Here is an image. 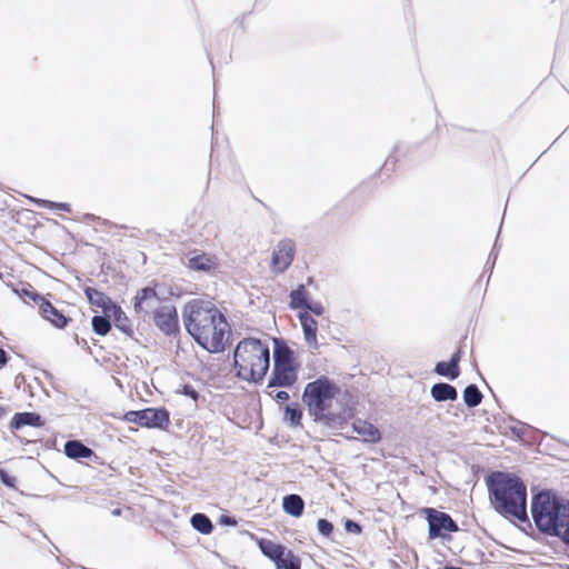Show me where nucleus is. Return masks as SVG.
<instances>
[{"label":"nucleus","instance_id":"obj_1","mask_svg":"<svg viewBox=\"0 0 569 569\" xmlns=\"http://www.w3.org/2000/svg\"><path fill=\"white\" fill-rule=\"evenodd\" d=\"M182 321L187 333L209 353H221L232 345L226 315L209 300L188 301L182 309Z\"/></svg>","mask_w":569,"mask_h":569},{"label":"nucleus","instance_id":"obj_2","mask_svg":"<svg viewBox=\"0 0 569 569\" xmlns=\"http://www.w3.org/2000/svg\"><path fill=\"white\" fill-rule=\"evenodd\" d=\"M490 506L505 517L521 523H530L527 512V485L522 478L510 471L493 470L485 477Z\"/></svg>","mask_w":569,"mask_h":569},{"label":"nucleus","instance_id":"obj_3","mask_svg":"<svg viewBox=\"0 0 569 569\" xmlns=\"http://www.w3.org/2000/svg\"><path fill=\"white\" fill-rule=\"evenodd\" d=\"M234 376L252 385H261L270 368V348L267 341L244 337L233 348Z\"/></svg>","mask_w":569,"mask_h":569},{"label":"nucleus","instance_id":"obj_4","mask_svg":"<svg viewBox=\"0 0 569 569\" xmlns=\"http://www.w3.org/2000/svg\"><path fill=\"white\" fill-rule=\"evenodd\" d=\"M568 499L563 498L555 489L531 490L530 512L538 532L557 537L563 521L565 509Z\"/></svg>","mask_w":569,"mask_h":569},{"label":"nucleus","instance_id":"obj_5","mask_svg":"<svg viewBox=\"0 0 569 569\" xmlns=\"http://www.w3.org/2000/svg\"><path fill=\"white\" fill-rule=\"evenodd\" d=\"M273 366L267 388H291L299 379L301 362L283 338H272Z\"/></svg>","mask_w":569,"mask_h":569},{"label":"nucleus","instance_id":"obj_6","mask_svg":"<svg viewBox=\"0 0 569 569\" xmlns=\"http://www.w3.org/2000/svg\"><path fill=\"white\" fill-rule=\"evenodd\" d=\"M341 388L326 375L317 377L308 382L301 395V401L307 407L308 415L317 420L321 415L331 409L333 399L340 393Z\"/></svg>","mask_w":569,"mask_h":569},{"label":"nucleus","instance_id":"obj_7","mask_svg":"<svg viewBox=\"0 0 569 569\" xmlns=\"http://www.w3.org/2000/svg\"><path fill=\"white\" fill-rule=\"evenodd\" d=\"M122 420L147 429L167 431L171 425L170 411L161 407H147L124 412Z\"/></svg>","mask_w":569,"mask_h":569},{"label":"nucleus","instance_id":"obj_8","mask_svg":"<svg viewBox=\"0 0 569 569\" xmlns=\"http://www.w3.org/2000/svg\"><path fill=\"white\" fill-rule=\"evenodd\" d=\"M420 512L425 516L428 523L429 540L441 539L442 541H450L451 533L459 531L457 521L448 512L432 507H425Z\"/></svg>","mask_w":569,"mask_h":569},{"label":"nucleus","instance_id":"obj_9","mask_svg":"<svg viewBox=\"0 0 569 569\" xmlns=\"http://www.w3.org/2000/svg\"><path fill=\"white\" fill-rule=\"evenodd\" d=\"M152 320L154 326L166 337H177L180 335L179 316L176 306L162 305L154 308Z\"/></svg>","mask_w":569,"mask_h":569},{"label":"nucleus","instance_id":"obj_10","mask_svg":"<svg viewBox=\"0 0 569 569\" xmlns=\"http://www.w3.org/2000/svg\"><path fill=\"white\" fill-rule=\"evenodd\" d=\"M158 282L152 281L150 284L142 287L132 298V307L137 315L147 316L149 309L153 308L154 302H160L161 298L158 292Z\"/></svg>","mask_w":569,"mask_h":569},{"label":"nucleus","instance_id":"obj_11","mask_svg":"<svg viewBox=\"0 0 569 569\" xmlns=\"http://www.w3.org/2000/svg\"><path fill=\"white\" fill-rule=\"evenodd\" d=\"M296 243L292 239H282L272 252L271 262L277 272H284L293 262Z\"/></svg>","mask_w":569,"mask_h":569},{"label":"nucleus","instance_id":"obj_12","mask_svg":"<svg viewBox=\"0 0 569 569\" xmlns=\"http://www.w3.org/2000/svg\"><path fill=\"white\" fill-rule=\"evenodd\" d=\"M465 356V351L462 346L460 345L457 349L451 353L449 360H440L436 362L433 372L440 377H443L450 381L458 379L461 375L460 362Z\"/></svg>","mask_w":569,"mask_h":569},{"label":"nucleus","instance_id":"obj_13","mask_svg":"<svg viewBox=\"0 0 569 569\" xmlns=\"http://www.w3.org/2000/svg\"><path fill=\"white\" fill-rule=\"evenodd\" d=\"M39 313L56 329H64L72 320L63 312V310L58 309L49 299H46L39 307Z\"/></svg>","mask_w":569,"mask_h":569},{"label":"nucleus","instance_id":"obj_14","mask_svg":"<svg viewBox=\"0 0 569 569\" xmlns=\"http://www.w3.org/2000/svg\"><path fill=\"white\" fill-rule=\"evenodd\" d=\"M187 266L193 271L211 273L218 269L219 262L216 256L194 250V252L189 256Z\"/></svg>","mask_w":569,"mask_h":569},{"label":"nucleus","instance_id":"obj_15","mask_svg":"<svg viewBox=\"0 0 569 569\" xmlns=\"http://www.w3.org/2000/svg\"><path fill=\"white\" fill-rule=\"evenodd\" d=\"M46 426V419L34 411L16 412L9 423V429L18 431L23 427L42 428Z\"/></svg>","mask_w":569,"mask_h":569},{"label":"nucleus","instance_id":"obj_16","mask_svg":"<svg viewBox=\"0 0 569 569\" xmlns=\"http://www.w3.org/2000/svg\"><path fill=\"white\" fill-rule=\"evenodd\" d=\"M351 428L353 432L362 437L365 443L377 445L382 440V432L379 428L367 420L358 418L352 422Z\"/></svg>","mask_w":569,"mask_h":569},{"label":"nucleus","instance_id":"obj_17","mask_svg":"<svg viewBox=\"0 0 569 569\" xmlns=\"http://www.w3.org/2000/svg\"><path fill=\"white\" fill-rule=\"evenodd\" d=\"M63 453L74 461H80L82 459H93L96 461L99 459L97 453L90 447L78 439L67 440L63 447Z\"/></svg>","mask_w":569,"mask_h":569},{"label":"nucleus","instance_id":"obj_18","mask_svg":"<svg viewBox=\"0 0 569 569\" xmlns=\"http://www.w3.org/2000/svg\"><path fill=\"white\" fill-rule=\"evenodd\" d=\"M297 318L301 325L307 345L317 350L319 347L317 341L318 321L306 311H298Z\"/></svg>","mask_w":569,"mask_h":569},{"label":"nucleus","instance_id":"obj_19","mask_svg":"<svg viewBox=\"0 0 569 569\" xmlns=\"http://www.w3.org/2000/svg\"><path fill=\"white\" fill-rule=\"evenodd\" d=\"M108 315L111 318L112 327H116L128 338L134 339L132 321L118 302L109 310Z\"/></svg>","mask_w":569,"mask_h":569},{"label":"nucleus","instance_id":"obj_20","mask_svg":"<svg viewBox=\"0 0 569 569\" xmlns=\"http://www.w3.org/2000/svg\"><path fill=\"white\" fill-rule=\"evenodd\" d=\"M83 293L91 306L101 308L103 313H108L109 310L117 303L106 292L94 288L86 286L83 287Z\"/></svg>","mask_w":569,"mask_h":569},{"label":"nucleus","instance_id":"obj_21","mask_svg":"<svg viewBox=\"0 0 569 569\" xmlns=\"http://www.w3.org/2000/svg\"><path fill=\"white\" fill-rule=\"evenodd\" d=\"M257 543L260 552L273 563H277L289 551L284 545L266 538H260Z\"/></svg>","mask_w":569,"mask_h":569},{"label":"nucleus","instance_id":"obj_22","mask_svg":"<svg viewBox=\"0 0 569 569\" xmlns=\"http://www.w3.org/2000/svg\"><path fill=\"white\" fill-rule=\"evenodd\" d=\"M430 396L436 402L456 401L458 390L448 382L439 381L431 386Z\"/></svg>","mask_w":569,"mask_h":569},{"label":"nucleus","instance_id":"obj_23","mask_svg":"<svg viewBox=\"0 0 569 569\" xmlns=\"http://www.w3.org/2000/svg\"><path fill=\"white\" fill-rule=\"evenodd\" d=\"M283 512L293 518H300L305 511V500L298 493H289L282 498Z\"/></svg>","mask_w":569,"mask_h":569},{"label":"nucleus","instance_id":"obj_24","mask_svg":"<svg viewBox=\"0 0 569 569\" xmlns=\"http://www.w3.org/2000/svg\"><path fill=\"white\" fill-rule=\"evenodd\" d=\"M351 417H352L351 411L348 416H346L343 413L332 412L329 409L313 422L323 423L325 426H327L328 428H331V429H343L348 426V420Z\"/></svg>","mask_w":569,"mask_h":569},{"label":"nucleus","instance_id":"obj_25","mask_svg":"<svg viewBox=\"0 0 569 569\" xmlns=\"http://www.w3.org/2000/svg\"><path fill=\"white\" fill-rule=\"evenodd\" d=\"M289 308L291 310H303L308 302L312 299L310 292L303 283L298 284L289 293Z\"/></svg>","mask_w":569,"mask_h":569},{"label":"nucleus","instance_id":"obj_26","mask_svg":"<svg viewBox=\"0 0 569 569\" xmlns=\"http://www.w3.org/2000/svg\"><path fill=\"white\" fill-rule=\"evenodd\" d=\"M13 292L23 301H26V299H30L34 305L38 306V308L47 299L29 282H23L19 287H16Z\"/></svg>","mask_w":569,"mask_h":569},{"label":"nucleus","instance_id":"obj_27","mask_svg":"<svg viewBox=\"0 0 569 569\" xmlns=\"http://www.w3.org/2000/svg\"><path fill=\"white\" fill-rule=\"evenodd\" d=\"M303 409L298 402H290L284 406L283 421L292 428L301 427Z\"/></svg>","mask_w":569,"mask_h":569},{"label":"nucleus","instance_id":"obj_28","mask_svg":"<svg viewBox=\"0 0 569 569\" xmlns=\"http://www.w3.org/2000/svg\"><path fill=\"white\" fill-rule=\"evenodd\" d=\"M483 399V393L476 383H469L462 391V400L466 407L476 408Z\"/></svg>","mask_w":569,"mask_h":569},{"label":"nucleus","instance_id":"obj_29","mask_svg":"<svg viewBox=\"0 0 569 569\" xmlns=\"http://www.w3.org/2000/svg\"><path fill=\"white\" fill-rule=\"evenodd\" d=\"M190 525L201 535H210L214 529L211 519L203 512L193 513L190 518Z\"/></svg>","mask_w":569,"mask_h":569},{"label":"nucleus","instance_id":"obj_30","mask_svg":"<svg viewBox=\"0 0 569 569\" xmlns=\"http://www.w3.org/2000/svg\"><path fill=\"white\" fill-rule=\"evenodd\" d=\"M91 329L97 336H107L112 329L110 316L108 313L94 315L91 318Z\"/></svg>","mask_w":569,"mask_h":569},{"label":"nucleus","instance_id":"obj_31","mask_svg":"<svg viewBox=\"0 0 569 569\" xmlns=\"http://www.w3.org/2000/svg\"><path fill=\"white\" fill-rule=\"evenodd\" d=\"M277 569H301V559L292 550L289 551L274 563Z\"/></svg>","mask_w":569,"mask_h":569},{"label":"nucleus","instance_id":"obj_32","mask_svg":"<svg viewBox=\"0 0 569 569\" xmlns=\"http://www.w3.org/2000/svg\"><path fill=\"white\" fill-rule=\"evenodd\" d=\"M33 202L39 207L43 209L49 210H59L63 212H70L71 206L68 202H56L48 199H34Z\"/></svg>","mask_w":569,"mask_h":569},{"label":"nucleus","instance_id":"obj_33","mask_svg":"<svg viewBox=\"0 0 569 569\" xmlns=\"http://www.w3.org/2000/svg\"><path fill=\"white\" fill-rule=\"evenodd\" d=\"M317 531L323 538L332 540V536L335 532V526L330 520H328L326 518H319L317 521Z\"/></svg>","mask_w":569,"mask_h":569},{"label":"nucleus","instance_id":"obj_34","mask_svg":"<svg viewBox=\"0 0 569 569\" xmlns=\"http://www.w3.org/2000/svg\"><path fill=\"white\" fill-rule=\"evenodd\" d=\"M563 521L561 522L560 530L558 531L557 538H559L569 548V499L568 507L565 509Z\"/></svg>","mask_w":569,"mask_h":569},{"label":"nucleus","instance_id":"obj_35","mask_svg":"<svg viewBox=\"0 0 569 569\" xmlns=\"http://www.w3.org/2000/svg\"><path fill=\"white\" fill-rule=\"evenodd\" d=\"M0 482L9 489L17 487V478L4 468H0Z\"/></svg>","mask_w":569,"mask_h":569},{"label":"nucleus","instance_id":"obj_36","mask_svg":"<svg viewBox=\"0 0 569 569\" xmlns=\"http://www.w3.org/2000/svg\"><path fill=\"white\" fill-rule=\"evenodd\" d=\"M178 393L190 398L194 402H198L199 399L201 398V395L194 389V387L191 383L182 385L181 388L178 390Z\"/></svg>","mask_w":569,"mask_h":569},{"label":"nucleus","instance_id":"obj_37","mask_svg":"<svg viewBox=\"0 0 569 569\" xmlns=\"http://www.w3.org/2000/svg\"><path fill=\"white\" fill-rule=\"evenodd\" d=\"M343 527H345L346 532L352 533V535H360V533H362V530H363V526L359 521H356L350 518H346L343 520Z\"/></svg>","mask_w":569,"mask_h":569},{"label":"nucleus","instance_id":"obj_38","mask_svg":"<svg viewBox=\"0 0 569 569\" xmlns=\"http://www.w3.org/2000/svg\"><path fill=\"white\" fill-rule=\"evenodd\" d=\"M302 311H306L309 315L312 313L317 317H321L325 313V307L321 302L311 299Z\"/></svg>","mask_w":569,"mask_h":569},{"label":"nucleus","instance_id":"obj_39","mask_svg":"<svg viewBox=\"0 0 569 569\" xmlns=\"http://www.w3.org/2000/svg\"><path fill=\"white\" fill-rule=\"evenodd\" d=\"M218 523L222 527H236L238 525V520L234 516L223 512L219 516Z\"/></svg>","mask_w":569,"mask_h":569},{"label":"nucleus","instance_id":"obj_40","mask_svg":"<svg viewBox=\"0 0 569 569\" xmlns=\"http://www.w3.org/2000/svg\"><path fill=\"white\" fill-rule=\"evenodd\" d=\"M518 426H511L509 429H510V432L512 436H515L517 439H522L525 433H526V429H531V426H529L528 423H525L522 421H517Z\"/></svg>","mask_w":569,"mask_h":569},{"label":"nucleus","instance_id":"obj_41","mask_svg":"<svg viewBox=\"0 0 569 569\" xmlns=\"http://www.w3.org/2000/svg\"><path fill=\"white\" fill-rule=\"evenodd\" d=\"M398 162V159L397 158H393L392 154H390L383 162V164L381 166V168L379 169V171H385V172H392L396 168V164Z\"/></svg>","mask_w":569,"mask_h":569},{"label":"nucleus","instance_id":"obj_42","mask_svg":"<svg viewBox=\"0 0 569 569\" xmlns=\"http://www.w3.org/2000/svg\"><path fill=\"white\" fill-rule=\"evenodd\" d=\"M270 397L278 403H284L290 399V396L284 390H278L273 395L270 393Z\"/></svg>","mask_w":569,"mask_h":569},{"label":"nucleus","instance_id":"obj_43","mask_svg":"<svg viewBox=\"0 0 569 569\" xmlns=\"http://www.w3.org/2000/svg\"><path fill=\"white\" fill-rule=\"evenodd\" d=\"M74 341L83 350H86L88 353L92 355V349L90 348V346L88 345V341L86 339L80 338L77 333H74Z\"/></svg>","mask_w":569,"mask_h":569},{"label":"nucleus","instance_id":"obj_44","mask_svg":"<svg viewBox=\"0 0 569 569\" xmlns=\"http://www.w3.org/2000/svg\"><path fill=\"white\" fill-rule=\"evenodd\" d=\"M10 360L9 353H7L3 348L0 347V369L6 367Z\"/></svg>","mask_w":569,"mask_h":569},{"label":"nucleus","instance_id":"obj_45","mask_svg":"<svg viewBox=\"0 0 569 569\" xmlns=\"http://www.w3.org/2000/svg\"><path fill=\"white\" fill-rule=\"evenodd\" d=\"M498 254H499V244H498V238H496V241H495L492 249L489 253V260H491V259L497 260Z\"/></svg>","mask_w":569,"mask_h":569},{"label":"nucleus","instance_id":"obj_46","mask_svg":"<svg viewBox=\"0 0 569 569\" xmlns=\"http://www.w3.org/2000/svg\"><path fill=\"white\" fill-rule=\"evenodd\" d=\"M495 263H496V260H487L486 264H485V268H483V273L486 272H489V276L492 273V270L495 268Z\"/></svg>","mask_w":569,"mask_h":569},{"label":"nucleus","instance_id":"obj_47","mask_svg":"<svg viewBox=\"0 0 569 569\" xmlns=\"http://www.w3.org/2000/svg\"><path fill=\"white\" fill-rule=\"evenodd\" d=\"M84 218H86L87 220H94V221L97 220V221L101 222L102 224H107V223H109L107 220H102L101 218L96 217V216H94V214H92V213H87V214L84 216Z\"/></svg>","mask_w":569,"mask_h":569},{"label":"nucleus","instance_id":"obj_48","mask_svg":"<svg viewBox=\"0 0 569 569\" xmlns=\"http://www.w3.org/2000/svg\"><path fill=\"white\" fill-rule=\"evenodd\" d=\"M400 148H401V143L400 142L396 143L395 147L392 148V153L399 152Z\"/></svg>","mask_w":569,"mask_h":569},{"label":"nucleus","instance_id":"obj_49","mask_svg":"<svg viewBox=\"0 0 569 569\" xmlns=\"http://www.w3.org/2000/svg\"><path fill=\"white\" fill-rule=\"evenodd\" d=\"M24 380V376L23 375H18L16 377V383L19 385V382H22Z\"/></svg>","mask_w":569,"mask_h":569},{"label":"nucleus","instance_id":"obj_50","mask_svg":"<svg viewBox=\"0 0 569 569\" xmlns=\"http://www.w3.org/2000/svg\"><path fill=\"white\" fill-rule=\"evenodd\" d=\"M7 413V408L3 406H0V418H2Z\"/></svg>","mask_w":569,"mask_h":569},{"label":"nucleus","instance_id":"obj_51","mask_svg":"<svg viewBox=\"0 0 569 569\" xmlns=\"http://www.w3.org/2000/svg\"><path fill=\"white\" fill-rule=\"evenodd\" d=\"M112 515L113 516H120L121 515V509L120 508H116L112 510Z\"/></svg>","mask_w":569,"mask_h":569},{"label":"nucleus","instance_id":"obj_52","mask_svg":"<svg viewBox=\"0 0 569 569\" xmlns=\"http://www.w3.org/2000/svg\"><path fill=\"white\" fill-rule=\"evenodd\" d=\"M488 390H490V393L492 395L495 400H498V397L496 396L495 391L491 390V387H488Z\"/></svg>","mask_w":569,"mask_h":569},{"label":"nucleus","instance_id":"obj_53","mask_svg":"<svg viewBox=\"0 0 569 569\" xmlns=\"http://www.w3.org/2000/svg\"><path fill=\"white\" fill-rule=\"evenodd\" d=\"M488 390H490V393L492 395L495 400H498V397L496 396L495 391L491 390V387H488Z\"/></svg>","mask_w":569,"mask_h":569},{"label":"nucleus","instance_id":"obj_54","mask_svg":"<svg viewBox=\"0 0 569 569\" xmlns=\"http://www.w3.org/2000/svg\"><path fill=\"white\" fill-rule=\"evenodd\" d=\"M488 390H490V393L492 395L495 400H498V397L496 396L495 391L491 390V387H488Z\"/></svg>","mask_w":569,"mask_h":569},{"label":"nucleus","instance_id":"obj_55","mask_svg":"<svg viewBox=\"0 0 569 569\" xmlns=\"http://www.w3.org/2000/svg\"><path fill=\"white\" fill-rule=\"evenodd\" d=\"M488 390H490V393L492 395L495 400H498V397L496 396L495 391L491 390V387H488Z\"/></svg>","mask_w":569,"mask_h":569},{"label":"nucleus","instance_id":"obj_56","mask_svg":"<svg viewBox=\"0 0 569 569\" xmlns=\"http://www.w3.org/2000/svg\"><path fill=\"white\" fill-rule=\"evenodd\" d=\"M488 390H490V393L492 395L495 400H498V397L496 396L495 391L491 390V387H488Z\"/></svg>","mask_w":569,"mask_h":569},{"label":"nucleus","instance_id":"obj_57","mask_svg":"<svg viewBox=\"0 0 569 569\" xmlns=\"http://www.w3.org/2000/svg\"><path fill=\"white\" fill-rule=\"evenodd\" d=\"M488 390H490V393L492 395L495 400H498V397L496 396L495 391L491 390V387H488Z\"/></svg>","mask_w":569,"mask_h":569},{"label":"nucleus","instance_id":"obj_58","mask_svg":"<svg viewBox=\"0 0 569 569\" xmlns=\"http://www.w3.org/2000/svg\"><path fill=\"white\" fill-rule=\"evenodd\" d=\"M308 284L312 283L313 282V279L311 277L308 278L307 280Z\"/></svg>","mask_w":569,"mask_h":569},{"label":"nucleus","instance_id":"obj_59","mask_svg":"<svg viewBox=\"0 0 569 569\" xmlns=\"http://www.w3.org/2000/svg\"><path fill=\"white\" fill-rule=\"evenodd\" d=\"M92 343H93V346H98V340L92 339Z\"/></svg>","mask_w":569,"mask_h":569},{"label":"nucleus","instance_id":"obj_60","mask_svg":"<svg viewBox=\"0 0 569 569\" xmlns=\"http://www.w3.org/2000/svg\"><path fill=\"white\" fill-rule=\"evenodd\" d=\"M39 531L43 535V538H48L47 535L41 529H39Z\"/></svg>","mask_w":569,"mask_h":569},{"label":"nucleus","instance_id":"obj_61","mask_svg":"<svg viewBox=\"0 0 569 569\" xmlns=\"http://www.w3.org/2000/svg\"><path fill=\"white\" fill-rule=\"evenodd\" d=\"M0 522H3L2 520H0Z\"/></svg>","mask_w":569,"mask_h":569}]
</instances>
